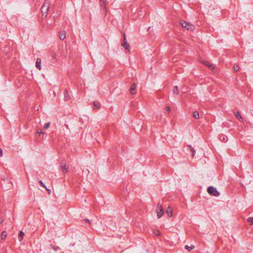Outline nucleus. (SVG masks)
<instances>
[{"label":"nucleus","instance_id":"obj_1","mask_svg":"<svg viewBox=\"0 0 253 253\" xmlns=\"http://www.w3.org/2000/svg\"><path fill=\"white\" fill-rule=\"evenodd\" d=\"M49 6L50 1L49 0H45L41 9L43 18H44L46 17L49 10Z\"/></svg>","mask_w":253,"mask_h":253},{"label":"nucleus","instance_id":"obj_2","mask_svg":"<svg viewBox=\"0 0 253 253\" xmlns=\"http://www.w3.org/2000/svg\"><path fill=\"white\" fill-rule=\"evenodd\" d=\"M238 121L240 122V124L238 122V131H242L245 130V128L247 126L248 122L246 120H245L244 118H243L241 115L238 113Z\"/></svg>","mask_w":253,"mask_h":253},{"label":"nucleus","instance_id":"obj_3","mask_svg":"<svg viewBox=\"0 0 253 253\" xmlns=\"http://www.w3.org/2000/svg\"><path fill=\"white\" fill-rule=\"evenodd\" d=\"M181 26L183 28L190 31H193L195 29V26L190 23L186 21H183L181 23Z\"/></svg>","mask_w":253,"mask_h":253},{"label":"nucleus","instance_id":"obj_4","mask_svg":"<svg viewBox=\"0 0 253 253\" xmlns=\"http://www.w3.org/2000/svg\"><path fill=\"white\" fill-rule=\"evenodd\" d=\"M207 191L210 195L215 197H217L219 196L220 194L216 188L212 186H209L208 188Z\"/></svg>","mask_w":253,"mask_h":253},{"label":"nucleus","instance_id":"obj_5","mask_svg":"<svg viewBox=\"0 0 253 253\" xmlns=\"http://www.w3.org/2000/svg\"><path fill=\"white\" fill-rule=\"evenodd\" d=\"M156 212L158 218L161 217L164 213L162 205L160 203H158L157 205Z\"/></svg>","mask_w":253,"mask_h":253},{"label":"nucleus","instance_id":"obj_6","mask_svg":"<svg viewBox=\"0 0 253 253\" xmlns=\"http://www.w3.org/2000/svg\"><path fill=\"white\" fill-rule=\"evenodd\" d=\"M122 46H123L125 49L129 50L130 45L129 44L126 42V35L125 34L124 35V41L122 43Z\"/></svg>","mask_w":253,"mask_h":253},{"label":"nucleus","instance_id":"obj_7","mask_svg":"<svg viewBox=\"0 0 253 253\" xmlns=\"http://www.w3.org/2000/svg\"><path fill=\"white\" fill-rule=\"evenodd\" d=\"M60 167L62 171L64 173H67L68 171L69 167L66 165V163L64 161H62L60 164Z\"/></svg>","mask_w":253,"mask_h":253},{"label":"nucleus","instance_id":"obj_8","mask_svg":"<svg viewBox=\"0 0 253 253\" xmlns=\"http://www.w3.org/2000/svg\"><path fill=\"white\" fill-rule=\"evenodd\" d=\"M130 93L131 94H134L136 93V84H133L131 85L130 88Z\"/></svg>","mask_w":253,"mask_h":253},{"label":"nucleus","instance_id":"obj_9","mask_svg":"<svg viewBox=\"0 0 253 253\" xmlns=\"http://www.w3.org/2000/svg\"><path fill=\"white\" fill-rule=\"evenodd\" d=\"M59 37L61 40L63 41L66 38V33L65 31H60L59 33Z\"/></svg>","mask_w":253,"mask_h":253},{"label":"nucleus","instance_id":"obj_10","mask_svg":"<svg viewBox=\"0 0 253 253\" xmlns=\"http://www.w3.org/2000/svg\"><path fill=\"white\" fill-rule=\"evenodd\" d=\"M64 99L66 101L69 100L71 98L70 94L68 92V90L66 89L64 91Z\"/></svg>","mask_w":253,"mask_h":253},{"label":"nucleus","instance_id":"obj_11","mask_svg":"<svg viewBox=\"0 0 253 253\" xmlns=\"http://www.w3.org/2000/svg\"><path fill=\"white\" fill-rule=\"evenodd\" d=\"M166 213L169 217H171L172 215V210L171 207H168L166 210Z\"/></svg>","mask_w":253,"mask_h":253},{"label":"nucleus","instance_id":"obj_12","mask_svg":"<svg viewBox=\"0 0 253 253\" xmlns=\"http://www.w3.org/2000/svg\"><path fill=\"white\" fill-rule=\"evenodd\" d=\"M36 67L39 69V70H41L42 69V67H41V59L40 58H37V60H36Z\"/></svg>","mask_w":253,"mask_h":253},{"label":"nucleus","instance_id":"obj_13","mask_svg":"<svg viewBox=\"0 0 253 253\" xmlns=\"http://www.w3.org/2000/svg\"><path fill=\"white\" fill-rule=\"evenodd\" d=\"M187 149L188 150L191 152L192 157H194L195 151L194 150L193 147L192 146L189 145L187 146Z\"/></svg>","mask_w":253,"mask_h":253},{"label":"nucleus","instance_id":"obj_14","mask_svg":"<svg viewBox=\"0 0 253 253\" xmlns=\"http://www.w3.org/2000/svg\"><path fill=\"white\" fill-rule=\"evenodd\" d=\"M219 138L220 141L223 142H226L227 140V137L226 136L223 134H221L219 135Z\"/></svg>","mask_w":253,"mask_h":253},{"label":"nucleus","instance_id":"obj_15","mask_svg":"<svg viewBox=\"0 0 253 253\" xmlns=\"http://www.w3.org/2000/svg\"><path fill=\"white\" fill-rule=\"evenodd\" d=\"M173 94L178 95L179 94V90L177 86H174L172 90Z\"/></svg>","mask_w":253,"mask_h":253},{"label":"nucleus","instance_id":"obj_16","mask_svg":"<svg viewBox=\"0 0 253 253\" xmlns=\"http://www.w3.org/2000/svg\"><path fill=\"white\" fill-rule=\"evenodd\" d=\"M24 233L22 231H20L19 233L18 238L20 241H21L24 237Z\"/></svg>","mask_w":253,"mask_h":253},{"label":"nucleus","instance_id":"obj_17","mask_svg":"<svg viewBox=\"0 0 253 253\" xmlns=\"http://www.w3.org/2000/svg\"><path fill=\"white\" fill-rule=\"evenodd\" d=\"M193 117L195 118V119H198L199 118V113L198 111H194L193 112Z\"/></svg>","mask_w":253,"mask_h":253},{"label":"nucleus","instance_id":"obj_18","mask_svg":"<svg viewBox=\"0 0 253 253\" xmlns=\"http://www.w3.org/2000/svg\"><path fill=\"white\" fill-rule=\"evenodd\" d=\"M106 0H100V1L102 2L101 5L104 7V11L106 12Z\"/></svg>","mask_w":253,"mask_h":253},{"label":"nucleus","instance_id":"obj_19","mask_svg":"<svg viewBox=\"0 0 253 253\" xmlns=\"http://www.w3.org/2000/svg\"><path fill=\"white\" fill-rule=\"evenodd\" d=\"M6 236H7L6 232V231H3L1 233L0 238H1V239H4L6 237Z\"/></svg>","mask_w":253,"mask_h":253},{"label":"nucleus","instance_id":"obj_20","mask_svg":"<svg viewBox=\"0 0 253 253\" xmlns=\"http://www.w3.org/2000/svg\"><path fill=\"white\" fill-rule=\"evenodd\" d=\"M203 63L205 64L206 66H208L210 68L213 69L214 68L213 65L212 64L209 63L208 61L203 62Z\"/></svg>","mask_w":253,"mask_h":253},{"label":"nucleus","instance_id":"obj_21","mask_svg":"<svg viewBox=\"0 0 253 253\" xmlns=\"http://www.w3.org/2000/svg\"><path fill=\"white\" fill-rule=\"evenodd\" d=\"M194 246L193 245H191V246H188V245H186L185 246V249L187 250L188 251H191L193 249H194Z\"/></svg>","mask_w":253,"mask_h":253},{"label":"nucleus","instance_id":"obj_22","mask_svg":"<svg viewBox=\"0 0 253 253\" xmlns=\"http://www.w3.org/2000/svg\"><path fill=\"white\" fill-rule=\"evenodd\" d=\"M247 221H248V222L250 225H253V217H249V218L247 219Z\"/></svg>","mask_w":253,"mask_h":253},{"label":"nucleus","instance_id":"obj_23","mask_svg":"<svg viewBox=\"0 0 253 253\" xmlns=\"http://www.w3.org/2000/svg\"><path fill=\"white\" fill-rule=\"evenodd\" d=\"M153 233L156 236H160L161 235V233L160 231L158 230H153Z\"/></svg>","mask_w":253,"mask_h":253},{"label":"nucleus","instance_id":"obj_24","mask_svg":"<svg viewBox=\"0 0 253 253\" xmlns=\"http://www.w3.org/2000/svg\"><path fill=\"white\" fill-rule=\"evenodd\" d=\"M50 123L49 122L46 123L44 125V126H43L44 128V129H48L49 128V126H50Z\"/></svg>","mask_w":253,"mask_h":253},{"label":"nucleus","instance_id":"obj_25","mask_svg":"<svg viewBox=\"0 0 253 253\" xmlns=\"http://www.w3.org/2000/svg\"><path fill=\"white\" fill-rule=\"evenodd\" d=\"M93 105L95 107H96V108H98L100 106V103L99 102H94L93 103Z\"/></svg>","mask_w":253,"mask_h":253},{"label":"nucleus","instance_id":"obj_26","mask_svg":"<svg viewBox=\"0 0 253 253\" xmlns=\"http://www.w3.org/2000/svg\"><path fill=\"white\" fill-rule=\"evenodd\" d=\"M39 184H40V185L42 187H43V188H45L46 186H45V184L42 182V180H40V181H39Z\"/></svg>","mask_w":253,"mask_h":253},{"label":"nucleus","instance_id":"obj_27","mask_svg":"<svg viewBox=\"0 0 253 253\" xmlns=\"http://www.w3.org/2000/svg\"><path fill=\"white\" fill-rule=\"evenodd\" d=\"M37 133L39 134V135L44 134V133L42 131L41 129H38L37 131Z\"/></svg>","mask_w":253,"mask_h":253},{"label":"nucleus","instance_id":"obj_28","mask_svg":"<svg viewBox=\"0 0 253 253\" xmlns=\"http://www.w3.org/2000/svg\"><path fill=\"white\" fill-rule=\"evenodd\" d=\"M166 111L167 112L169 113L170 112V108L169 106H167L166 108Z\"/></svg>","mask_w":253,"mask_h":253},{"label":"nucleus","instance_id":"obj_29","mask_svg":"<svg viewBox=\"0 0 253 253\" xmlns=\"http://www.w3.org/2000/svg\"><path fill=\"white\" fill-rule=\"evenodd\" d=\"M44 188L48 192V194H50L51 193V190L47 188L46 187H45V188Z\"/></svg>","mask_w":253,"mask_h":253},{"label":"nucleus","instance_id":"obj_30","mask_svg":"<svg viewBox=\"0 0 253 253\" xmlns=\"http://www.w3.org/2000/svg\"><path fill=\"white\" fill-rule=\"evenodd\" d=\"M0 157L2 156V150L1 148H0Z\"/></svg>","mask_w":253,"mask_h":253},{"label":"nucleus","instance_id":"obj_31","mask_svg":"<svg viewBox=\"0 0 253 253\" xmlns=\"http://www.w3.org/2000/svg\"><path fill=\"white\" fill-rule=\"evenodd\" d=\"M4 221V219L2 218H0V224L2 223Z\"/></svg>","mask_w":253,"mask_h":253},{"label":"nucleus","instance_id":"obj_32","mask_svg":"<svg viewBox=\"0 0 253 253\" xmlns=\"http://www.w3.org/2000/svg\"><path fill=\"white\" fill-rule=\"evenodd\" d=\"M65 127H66L67 129H69V126H68L67 124H65Z\"/></svg>","mask_w":253,"mask_h":253},{"label":"nucleus","instance_id":"obj_33","mask_svg":"<svg viewBox=\"0 0 253 253\" xmlns=\"http://www.w3.org/2000/svg\"><path fill=\"white\" fill-rule=\"evenodd\" d=\"M235 116L237 118V112H234V113Z\"/></svg>","mask_w":253,"mask_h":253},{"label":"nucleus","instance_id":"obj_34","mask_svg":"<svg viewBox=\"0 0 253 253\" xmlns=\"http://www.w3.org/2000/svg\"><path fill=\"white\" fill-rule=\"evenodd\" d=\"M233 68H234V71H235V72L237 71V69H236V67H235V66H234V67H233Z\"/></svg>","mask_w":253,"mask_h":253},{"label":"nucleus","instance_id":"obj_35","mask_svg":"<svg viewBox=\"0 0 253 253\" xmlns=\"http://www.w3.org/2000/svg\"><path fill=\"white\" fill-rule=\"evenodd\" d=\"M85 221H87L88 223H90V221L88 219H86Z\"/></svg>","mask_w":253,"mask_h":253},{"label":"nucleus","instance_id":"obj_36","mask_svg":"<svg viewBox=\"0 0 253 253\" xmlns=\"http://www.w3.org/2000/svg\"><path fill=\"white\" fill-rule=\"evenodd\" d=\"M241 183V185H242V186H243V183H242V182H241V183Z\"/></svg>","mask_w":253,"mask_h":253}]
</instances>
